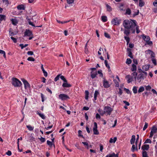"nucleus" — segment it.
I'll return each instance as SVG.
<instances>
[{
  "mask_svg": "<svg viewBox=\"0 0 157 157\" xmlns=\"http://www.w3.org/2000/svg\"><path fill=\"white\" fill-rule=\"evenodd\" d=\"M123 25L127 29H131L132 32L134 33L135 31V27L136 25V21L134 20H125L124 21Z\"/></svg>",
  "mask_w": 157,
  "mask_h": 157,
  "instance_id": "1",
  "label": "nucleus"
},
{
  "mask_svg": "<svg viewBox=\"0 0 157 157\" xmlns=\"http://www.w3.org/2000/svg\"><path fill=\"white\" fill-rule=\"evenodd\" d=\"M12 84L15 87H20L22 84L21 82L16 78H12Z\"/></svg>",
  "mask_w": 157,
  "mask_h": 157,
  "instance_id": "2",
  "label": "nucleus"
},
{
  "mask_svg": "<svg viewBox=\"0 0 157 157\" xmlns=\"http://www.w3.org/2000/svg\"><path fill=\"white\" fill-rule=\"evenodd\" d=\"M103 110H104L105 113H106V115L107 116L110 115L113 109L111 107L107 106L104 107Z\"/></svg>",
  "mask_w": 157,
  "mask_h": 157,
  "instance_id": "3",
  "label": "nucleus"
},
{
  "mask_svg": "<svg viewBox=\"0 0 157 157\" xmlns=\"http://www.w3.org/2000/svg\"><path fill=\"white\" fill-rule=\"evenodd\" d=\"M59 98L62 100H65L67 99H69L70 97L65 94H60L59 95Z\"/></svg>",
  "mask_w": 157,
  "mask_h": 157,
  "instance_id": "4",
  "label": "nucleus"
},
{
  "mask_svg": "<svg viewBox=\"0 0 157 157\" xmlns=\"http://www.w3.org/2000/svg\"><path fill=\"white\" fill-rule=\"evenodd\" d=\"M120 20L119 19L117 18H115L112 20L111 22L112 24L114 25H118L120 24Z\"/></svg>",
  "mask_w": 157,
  "mask_h": 157,
  "instance_id": "5",
  "label": "nucleus"
},
{
  "mask_svg": "<svg viewBox=\"0 0 157 157\" xmlns=\"http://www.w3.org/2000/svg\"><path fill=\"white\" fill-rule=\"evenodd\" d=\"M21 80L24 85L25 88V89L30 88V86L27 80L24 78L22 79Z\"/></svg>",
  "mask_w": 157,
  "mask_h": 157,
  "instance_id": "6",
  "label": "nucleus"
},
{
  "mask_svg": "<svg viewBox=\"0 0 157 157\" xmlns=\"http://www.w3.org/2000/svg\"><path fill=\"white\" fill-rule=\"evenodd\" d=\"M157 131V128L155 126H153L152 127L151 132L150 133L149 137H152L153 136L154 134Z\"/></svg>",
  "mask_w": 157,
  "mask_h": 157,
  "instance_id": "7",
  "label": "nucleus"
},
{
  "mask_svg": "<svg viewBox=\"0 0 157 157\" xmlns=\"http://www.w3.org/2000/svg\"><path fill=\"white\" fill-rule=\"evenodd\" d=\"M146 78L143 75L142 73L139 74L137 77V79L139 82L144 80V78Z\"/></svg>",
  "mask_w": 157,
  "mask_h": 157,
  "instance_id": "8",
  "label": "nucleus"
},
{
  "mask_svg": "<svg viewBox=\"0 0 157 157\" xmlns=\"http://www.w3.org/2000/svg\"><path fill=\"white\" fill-rule=\"evenodd\" d=\"M97 124L96 122L94 123V126L93 128L94 134L95 135H98L99 133L97 129Z\"/></svg>",
  "mask_w": 157,
  "mask_h": 157,
  "instance_id": "9",
  "label": "nucleus"
},
{
  "mask_svg": "<svg viewBox=\"0 0 157 157\" xmlns=\"http://www.w3.org/2000/svg\"><path fill=\"white\" fill-rule=\"evenodd\" d=\"M103 86L105 88H108L110 86L108 82L104 78L103 81Z\"/></svg>",
  "mask_w": 157,
  "mask_h": 157,
  "instance_id": "10",
  "label": "nucleus"
},
{
  "mask_svg": "<svg viewBox=\"0 0 157 157\" xmlns=\"http://www.w3.org/2000/svg\"><path fill=\"white\" fill-rule=\"evenodd\" d=\"M32 35V32L29 29H26L24 33V36H30Z\"/></svg>",
  "mask_w": 157,
  "mask_h": 157,
  "instance_id": "11",
  "label": "nucleus"
},
{
  "mask_svg": "<svg viewBox=\"0 0 157 157\" xmlns=\"http://www.w3.org/2000/svg\"><path fill=\"white\" fill-rule=\"evenodd\" d=\"M28 139L30 140V141H32L35 140V138L33 136L32 134L28 133L27 134Z\"/></svg>",
  "mask_w": 157,
  "mask_h": 157,
  "instance_id": "12",
  "label": "nucleus"
},
{
  "mask_svg": "<svg viewBox=\"0 0 157 157\" xmlns=\"http://www.w3.org/2000/svg\"><path fill=\"white\" fill-rule=\"evenodd\" d=\"M127 52L128 54V56L130 57L131 58L133 59V55H132L131 49L128 48H127Z\"/></svg>",
  "mask_w": 157,
  "mask_h": 157,
  "instance_id": "13",
  "label": "nucleus"
},
{
  "mask_svg": "<svg viewBox=\"0 0 157 157\" xmlns=\"http://www.w3.org/2000/svg\"><path fill=\"white\" fill-rule=\"evenodd\" d=\"M125 78L128 79L127 82L128 83H130L132 81V77H131L130 75H127L125 77Z\"/></svg>",
  "mask_w": 157,
  "mask_h": 157,
  "instance_id": "14",
  "label": "nucleus"
},
{
  "mask_svg": "<svg viewBox=\"0 0 157 157\" xmlns=\"http://www.w3.org/2000/svg\"><path fill=\"white\" fill-rule=\"evenodd\" d=\"M142 36L143 39L146 42L148 41V40H150V38L148 36H145L144 34H143L142 35Z\"/></svg>",
  "mask_w": 157,
  "mask_h": 157,
  "instance_id": "15",
  "label": "nucleus"
},
{
  "mask_svg": "<svg viewBox=\"0 0 157 157\" xmlns=\"http://www.w3.org/2000/svg\"><path fill=\"white\" fill-rule=\"evenodd\" d=\"M149 148V145L148 144H145L143 145L141 147V148L143 150V151H145V150H148Z\"/></svg>",
  "mask_w": 157,
  "mask_h": 157,
  "instance_id": "16",
  "label": "nucleus"
},
{
  "mask_svg": "<svg viewBox=\"0 0 157 157\" xmlns=\"http://www.w3.org/2000/svg\"><path fill=\"white\" fill-rule=\"evenodd\" d=\"M17 8L19 10H25V6L23 4L18 5Z\"/></svg>",
  "mask_w": 157,
  "mask_h": 157,
  "instance_id": "17",
  "label": "nucleus"
},
{
  "mask_svg": "<svg viewBox=\"0 0 157 157\" xmlns=\"http://www.w3.org/2000/svg\"><path fill=\"white\" fill-rule=\"evenodd\" d=\"M97 75V74L96 72H93L92 71L90 72V76L92 79L96 77Z\"/></svg>",
  "mask_w": 157,
  "mask_h": 157,
  "instance_id": "18",
  "label": "nucleus"
},
{
  "mask_svg": "<svg viewBox=\"0 0 157 157\" xmlns=\"http://www.w3.org/2000/svg\"><path fill=\"white\" fill-rule=\"evenodd\" d=\"M41 70L42 71H43V72L44 73V75L45 77H47L48 76V73L46 71L43 67V65L42 64H41Z\"/></svg>",
  "mask_w": 157,
  "mask_h": 157,
  "instance_id": "19",
  "label": "nucleus"
},
{
  "mask_svg": "<svg viewBox=\"0 0 157 157\" xmlns=\"http://www.w3.org/2000/svg\"><path fill=\"white\" fill-rule=\"evenodd\" d=\"M62 86L63 87H70L71 85L67 82H64L62 84Z\"/></svg>",
  "mask_w": 157,
  "mask_h": 157,
  "instance_id": "20",
  "label": "nucleus"
},
{
  "mask_svg": "<svg viewBox=\"0 0 157 157\" xmlns=\"http://www.w3.org/2000/svg\"><path fill=\"white\" fill-rule=\"evenodd\" d=\"M136 140V136L135 135H133L132 136V138L130 140V143L131 144H133Z\"/></svg>",
  "mask_w": 157,
  "mask_h": 157,
  "instance_id": "21",
  "label": "nucleus"
},
{
  "mask_svg": "<svg viewBox=\"0 0 157 157\" xmlns=\"http://www.w3.org/2000/svg\"><path fill=\"white\" fill-rule=\"evenodd\" d=\"M150 65H145L143 66L142 67V69L144 71H147L149 68Z\"/></svg>",
  "mask_w": 157,
  "mask_h": 157,
  "instance_id": "22",
  "label": "nucleus"
},
{
  "mask_svg": "<svg viewBox=\"0 0 157 157\" xmlns=\"http://www.w3.org/2000/svg\"><path fill=\"white\" fill-rule=\"evenodd\" d=\"M132 67L131 69V70L132 71H135L136 70L137 67L134 64H132Z\"/></svg>",
  "mask_w": 157,
  "mask_h": 157,
  "instance_id": "23",
  "label": "nucleus"
},
{
  "mask_svg": "<svg viewBox=\"0 0 157 157\" xmlns=\"http://www.w3.org/2000/svg\"><path fill=\"white\" fill-rule=\"evenodd\" d=\"M11 21L12 24L14 25H16L18 23V21L16 19H12Z\"/></svg>",
  "mask_w": 157,
  "mask_h": 157,
  "instance_id": "24",
  "label": "nucleus"
},
{
  "mask_svg": "<svg viewBox=\"0 0 157 157\" xmlns=\"http://www.w3.org/2000/svg\"><path fill=\"white\" fill-rule=\"evenodd\" d=\"M22 12V11H19V10H14V12H13V13L14 15H18L21 14Z\"/></svg>",
  "mask_w": 157,
  "mask_h": 157,
  "instance_id": "25",
  "label": "nucleus"
},
{
  "mask_svg": "<svg viewBox=\"0 0 157 157\" xmlns=\"http://www.w3.org/2000/svg\"><path fill=\"white\" fill-rule=\"evenodd\" d=\"M131 150L133 152H134L135 150L137 151V145H136V146H135V145H134L133 144H132V148L131 149Z\"/></svg>",
  "mask_w": 157,
  "mask_h": 157,
  "instance_id": "26",
  "label": "nucleus"
},
{
  "mask_svg": "<svg viewBox=\"0 0 157 157\" xmlns=\"http://www.w3.org/2000/svg\"><path fill=\"white\" fill-rule=\"evenodd\" d=\"M99 94V92L97 90H96L94 94V98L96 100H97V97L98 95Z\"/></svg>",
  "mask_w": 157,
  "mask_h": 157,
  "instance_id": "27",
  "label": "nucleus"
},
{
  "mask_svg": "<svg viewBox=\"0 0 157 157\" xmlns=\"http://www.w3.org/2000/svg\"><path fill=\"white\" fill-rule=\"evenodd\" d=\"M47 144L48 145L50 146V147H52V145H53L54 147L55 148V145L53 144L52 143V142L49 141V140H47Z\"/></svg>",
  "mask_w": 157,
  "mask_h": 157,
  "instance_id": "28",
  "label": "nucleus"
},
{
  "mask_svg": "<svg viewBox=\"0 0 157 157\" xmlns=\"http://www.w3.org/2000/svg\"><path fill=\"white\" fill-rule=\"evenodd\" d=\"M37 114H38L42 119H45V116L43 114L37 112Z\"/></svg>",
  "mask_w": 157,
  "mask_h": 157,
  "instance_id": "29",
  "label": "nucleus"
},
{
  "mask_svg": "<svg viewBox=\"0 0 157 157\" xmlns=\"http://www.w3.org/2000/svg\"><path fill=\"white\" fill-rule=\"evenodd\" d=\"M117 140L116 137H114L113 139L112 138H111L109 140V142L110 143H115Z\"/></svg>",
  "mask_w": 157,
  "mask_h": 157,
  "instance_id": "30",
  "label": "nucleus"
},
{
  "mask_svg": "<svg viewBox=\"0 0 157 157\" xmlns=\"http://www.w3.org/2000/svg\"><path fill=\"white\" fill-rule=\"evenodd\" d=\"M139 6L142 7L144 5V2L143 0H139Z\"/></svg>",
  "mask_w": 157,
  "mask_h": 157,
  "instance_id": "31",
  "label": "nucleus"
},
{
  "mask_svg": "<svg viewBox=\"0 0 157 157\" xmlns=\"http://www.w3.org/2000/svg\"><path fill=\"white\" fill-rule=\"evenodd\" d=\"M26 127L30 131H32L34 129V127L31 126L30 125H27Z\"/></svg>",
  "mask_w": 157,
  "mask_h": 157,
  "instance_id": "32",
  "label": "nucleus"
},
{
  "mask_svg": "<svg viewBox=\"0 0 157 157\" xmlns=\"http://www.w3.org/2000/svg\"><path fill=\"white\" fill-rule=\"evenodd\" d=\"M138 88V87L134 86L133 87V88L132 89V90L134 94H136L137 92V89Z\"/></svg>",
  "mask_w": 157,
  "mask_h": 157,
  "instance_id": "33",
  "label": "nucleus"
},
{
  "mask_svg": "<svg viewBox=\"0 0 157 157\" xmlns=\"http://www.w3.org/2000/svg\"><path fill=\"white\" fill-rule=\"evenodd\" d=\"M28 23H29V25L32 26H33V27H41L42 26V25H40V26H35V25L32 22H31V21H28Z\"/></svg>",
  "mask_w": 157,
  "mask_h": 157,
  "instance_id": "34",
  "label": "nucleus"
},
{
  "mask_svg": "<svg viewBox=\"0 0 157 157\" xmlns=\"http://www.w3.org/2000/svg\"><path fill=\"white\" fill-rule=\"evenodd\" d=\"M133 72L132 73V75H133L134 78H135L136 80V78H137V73L136 72V71Z\"/></svg>",
  "mask_w": 157,
  "mask_h": 157,
  "instance_id": "35",
  "label": "nucleus"
},
{
  "mask_svg": "<svg viewBox=\"0 0 157 157\" xmlns=\"http://www.w3.org/2000/svg\"><path fill=\"white\" fill-rule=\"evenodd\" d=\"M143 157H148L147 155V152L145 151H143L142 152Z\"/></svg>",
  "mask_w": 157,
  "mask_h": 157,
  "instance_id": "36",
  "label": "nucleus"
},
{
  "mask_svg": "<svg viewBox=\"0 0 157 157\" xmlns=\"http://www.w3.org/2000/svg\"><path fill=\"white\" fill-rule=\"evenodd\" d=\"M85 98L86 100H87L88 98V95L89 94V93L88 91L87 90H86L85 91Z\"/></svg>",
  "mask_w": 157,
  "mask_h": 157,
  "instance_id": "37",
  "label": "nucleus"
},
{
  "mask_svg": "<svg viewBox=\"0 0 157 157\" xmlns=\"http://www.w3.org/2000/svg\"><path fill=\"white\" fill-rule=\"evenodd\" d=\"M101 20L103 22H105L107 21V17L105 16H102L101 17Z\"/></svg>",
  "mask_w": 157,
  "mask_h": 157,
  "instance_id": "38",
  "label": "nucleus"
},
{
  "mask_svg": "<svg viewBox=\"0 0 157 157\" xmlns=\"http://www.w3.org/2000/svg\"><path fill=\"white\" fill-rule=\"evenodd\" d=\"M104 63H105V64L106 67L109 70V69L110 70V66L108 63V62H107V60H105Z\"/></svg>",
  "mask_w": 157,
  "mask_h": 157,
  "instance_id": "39",
  "label": "nucleus"
},
{
  "mask_svg": "<svg viewBox=\"0 0 157 157\" xmlns=\"http://www.w3.org/2000/svg\"><path fill=\"white\" fill-rule=\"evenodd\" d=\"M114 156H115V153L113 152L107 155L105 157H114Z\"/></svg>",
  "mask_w": 157,
  "mask_h": 157,
  "instance_id": "40",
  "label": "nucleus"
},
{
  "mask_svg": "<svg viewBox=\"0 0 157 157\" xmlns=\"http://www.w3.org/2000/svg\"><path fill=\"white\" fill-rule=\"evenodd\" d=\"M131 62H132V60L131 59H130L129 58L127 59H126V63L128 65L130 64L131 63Z\"/></svg>",
  "mask_w": 157,
  "mask_h": 157,
  "instance_id": "41",
  "label": "nucleus"
},
{
  "mask_svg": "<svg viewBox=\"0 0 157 157\" xmlns=\"http://www.w3.org/2000/svg\"><path fill=\"white\" fill-rule=\"evenodd\" d=\"M144 90V87L142 86H141L139 89L138 92L139 93H140L143 92Z\"/></svg>",
  "mask_w": 157,
  "mask_h": 157,
  "instance_id": "42",
  "label": "nucleus"
},
{
  "mask_svg": "<svg viewBox=\"0 0 157 157\" xmlns=\"http://www.w3.org/2000/svg\"><path fill=\"white\" fill-rule=\"evenodd\" d=\"M124 33L128 36L130 33V30H129V29H125L124 30Z\"/></svg>",
  "mask_w": 157,
  "mask_h": 157,
  "instance_id": "43",
  "label": "nucleus"
},
{
  "mask_svg": "<svg viewBox=\"0 0 157 157\" xmlns=\"http://www.w3.org/2000/svg\"><path fill=\"white\" fill-rule=\"evenodd\" d=\"M124 39L126 40V42H127V44L128 45V44L129 43V41H130V39L129 37L127 36H124Z\"/></svg>",
  "mask_w": 157,
  "mask_h": 157,
  "instance_id": "44",
  "label": "nucleus"
},
{
  "mask_svg": "<svg viewBox=\"0 0 157 157\" xmlns=\"http://www.w3.org/2000/svg\"><path fill=\"white\" fill-rule=\"evenodd\" d=\"M98 112L100 113V114L102 115L103 116L104 114L106 115V113H105L104 112V110H98Z\"/></svg>",
  "mask_w": 157,
  "mask_h": 157,
  "instance_id": "45",
  "label": "nucleus"
},
{
  "mask_svg": "<svg viewBox=\"0 0 157 157\" xmlns=\"http://www.w3.org/2000/svg\"><path fill=\"white\" fill-rule=\"evenodd\" d=\"M6 16L3 14L0 15V19L2 20V21L3 20H5V19Z\"/></svg>",
  "mask_w": 157,
  "mask_h": 157,
  "instance_id": "46",
  "label": "nucleus"
},
{
  "mask_svg": "<svg viewBox=\"0 0 157 157\" xmlns=\"http://www.w3.org/2000/svg\"><path fill=\"white\" fill-rule=\"evenodd\" d=\"M114 82L115 85V86L117 87H119V84L118 82L117 81L116 79H114Z\"/></svg>",
  "mask_w": 157,
  "mask_h": 157,
  "instance_id": "47",
  "label": "nucleus"
},
{
  "mask_svg": "<svg viewBox=\"0 0 157 157\" xmlns=\"http://www.w3.org/2000/svg\"><path fill=\"white\" fill-rule=\"evenodd\" d=\"M27 60L29 61H34L35 60V59L31 57H29L27 59Z\"/></svg>",
  "mask_w": 157,
  "mask_h": 157,
  "instance_id": "48",
  "label": "nucleus"
},
{
  "mask_svg": "<svg viewBox=\"0 0 157 157\" xmlns=\"http://www.w3.org/2000/svg\"><path fill=\"white\" fill-rule=\"evenodd\" d=\"M38 139L40 140V141L42 143L44 142L45 141V138L42 137H41L40 138H39Z\"/></svg>",
  "mask_w": 157,
  "mask_h": 157,
  "instance_id": "49",
  "label": "nucleus"
},
{
  "mask_svg": "<svg viewBox=\"0 0 157 157\" xmlns=\"http://www.w3.org/2000/svg\"><path fill=\"white\" fill-rule=\"evenodd\" d=\"M135 29L136 30V32L137 34L140 32V31L139 30V26H138L136 25L135 27Z\"/></svg>",
  "mask_w": 157,
  "mask_h": 157,
  "instance_id": "50",
  "label": "nucleus"
},
{
  "mask_svg": "<svg viewBox=\"0 0 157 157\" xmlns=\"http://www.w3.org/2000/svg\"><path fill=\"white\" fill-rule=\"evenodd\" d=\"M148 123L147 122H145V125L144 126L143 128V130L144 131L146 130V129L148 127Z\"/></svg>",
  "mask_w": 157,
  "mask_h": 157,
  "instance_id": "51",
  "label": "nucleus"
},
{
  "mask_svg": "<svg viewBox=\"0 0 157 157\" xmlns=\"http://www.w3.org/2000/svg\"><path fill=\"white\" fill-rule=\"evenodd\" d=\"M82 132L81 130H79L78 131V136L79 137H81L82 138H84V137H83V136L82 135H81Z\"/></svg>",
  "mask_w": 157,
  "mask_h": 157,
  "instance_id": "52",
  "label": "nucleus"
},
{
  "mask_svg": "<svg viewBox=\"0 0 157 157\" xmlns=\"http://www.w3.org/2000/svg\"><path fill=\"white\" fill-rule=\"evenodd\" d=\"M151 140L149 139H147L145 140L144 143H150L151 144Z\"/></svg>",
  "mask_w": 157,
  "mask_h": 157,
  "instance_id": "53",
  "label": "nucleus"
},
{
  "mask_svg": "<svg viewBox=\"0 0 157 157\" xmlns=\"http://www.w3.org/2000/svg\"><path fill=\"white\" fill-rule=\"evenodd\" d=\"M60 76V75L59 74L55 78L54 81H57L59 79Z\"/></svg>",
  "mask_w": 157,
  "mask_h": 157,
  "instance_id": "54",
  "label": "nucleus"
},
{
  "mask_svg": "<svg viewBox=\"0 0 157 157\" xmlns=\"http://www.w3.org/2000/svg\"><path fill=\"white\" fill-rule=\"evenodd\" d=\"M3 2L5 3L6 5L7 6L9 4V2L8 0H2Z\"/></svg>",
  "mask_w": 157,
  "mask_h": 157,
  "instance_id": "55",
  "label": "nucleus"
},
{
  "mask_svg": "<svg viewBox=\"0 0 157 157\" xmlns=\"http://www.w3.org/2000/svg\"><path fill=\"white\" fill-rule=\"evenodd\" d=\"M104 35L106 37L108 38H110V35L108 33H105Z\"/></svg>",
  "mask_w": 157,
  "mask_h": 157,
  "instance_id": "56",
  "label": "nucleus"
},
{
  "mask_svg": "<svg viewBox=\"0 0 157 157\" xmlns=\"http://www.w3.org/2000/svg\"><path fill=\"white\" fill-rule=\"evenodd\" d=\"M27 54L29 56H32L33 55V52L31 51H29L27 52Z\"/></svg>",
  "mask_w": 157,
  "mask_h": 157,
  "instance_id": "57",
  "label": "nucleus"
},
{
  "mask_svg": "<svg viewBox=\"0 0 157 157\" xmlns=\"http://www.w3.org/2000/svg\"><path fill=\"white\" fill-rule=\"evenodd\" d=\"M11 39L13 40V42L16 43L17 42V39L13 37H11Z\"/></svg>",
  "mask_w": 157,
  "mask_h": 157,
  "instance_id": "58",
  "label": "nucleus"
},
{
  "mask_svg": "<svg viewBox=\"0 0 157 157\" xmlns=\"http://www.w3.org/2000/svg\"><path fill=\"white\" fill-rule=\"evenodd\" d=\"M139 139V135H137L136 140L135 142V144L136 145H137Z\"/></svg>",
  "mask_w": 157,
  "mask_h": 157,
  "instance_id": "59",
  "label": "nucleus"
},
{
  "mask_svg": "<svg viewBox=\"0 0 157 157\" xmlns=\"http://www.w3.org/2000/svg\"><path fill=\"white\" fill-rule=\"evenodd\" d=\"M152 63H154V65H156L157 64L156 60L154 59H152Z\"/></svg>",
  "mask_w": 157,
  "mask_h": 157,
  "instance_id": "60",
  "label": "nucleus"
},
{
  "mask_svg": "<svg viewBox=\"0 0 157 157\" xmlns=\"http://www.w3.org/2000/svg\"><path fill=\"white\" fill-rule=\"evenodd\" d=\"M67 2L69 4L73 3L74 2V0H67Z\"/></svg>",
  "mask_w": 157,
  "mask_h": 157,
  "instance_id": "61",
  "label": "nucleus"
},
{
  "mask_svg": "<svg viewBox=\"0 0 157 157\" xmlns=\"http://www.w3.org/2000/svg\"><path fill=\"white\" fill-rule=\"evenodd\" d=\"M6 154L10 156L11 155L12 153H11V152L10 151L8 150L6 152Z\"/></svg>",
  "mask_w": 157,
  "mask_h": 157,
  "instance_id": "62",
  "label": "nucleus"
},
{
  "mask_svg": "<svg viewBox=\"0 0 157 157\" xmlns=\"http://www.w3.org/2000/svg\"><path fill=\"white\" fill-rule=\"evenodd\" d=\"M139 10H137V12H135L132 15L134 17L136 15H138L139 13Z\"/></svg>",
  "mask_w": 157,
  "mask_h": 157,
  "instance_id": "63",
  "label": "nucleus"
},
{
  "mask_svg": "<svg viewBox=\"0 0 157 157\" xmlns=\"http://www.w3.org/2000/svg\"><path fill=\"white\" fill-rule=\"evenodd\" d=\"M153 5L155 7H157V0H155L153 3Z\"/></svg>",
  "mask_w": 157,
  "mask_h": 157,
  "instance_id": "64",
  "label": "nucleus"
}]
</instances>
